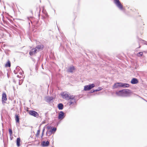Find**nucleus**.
<instances>
[{"instance_id":"21","label":"nucleus","mask_w":147,"mask_h":147,"mask_svg":"<svg viewBox=\"0 0 147 147\" xmlns=\"http://www.w3.org/2000/svg\"><path fill=\"white\" fill-rule=\"evenodd\" d=\"M20 138H18L17 140L16 144L17 146H20Z\"/></svg>"},{"instance_id":"6","label":"nucleus","mask_w":147,"mask_h":147,"mask_svg":"<svg viewBox=\"0 0 147 147\" xmlns=\"http://www.w3.org/2000/svg\"><path fill=\"white\" fill-rule=\"evenodd\" d=\"M7 96L5 93L3 92L2 94V102L5 103L6 101L7 100Z\"/></svg>"},{"instance_id":"7","label":"nucleus","mask_w":147,"mask_h":147,"mask_svg":"<svg viewBox=\"0 0 147 147\" xmlns=\"http://www.w3.org/2000/svg\"><path fill=\"white\" fill-rule=\"evenodd\" d=\"M43 48V46L42 45H38L37 46L35 49H36L37 52L40 51Z\"/></svg>"},{"instance_id":"2","label":"nucleus","mask_w":147,"mask_h":147,"mask_svg":"<svg viewBox=\"0 0 147 147\" xmlns=\"http://www.w3.org/2000/svg\"><path fill=\"white\" fill-rule=\"evenodd\" d=\"M69 100L68 102V104L70 106H73L76 103L75 99L74 98V96H70L69 98Z\"/></svg>"},{"instance_id":"8","label":"nucleus","mask_w":147,"mask_h":147,"mask_svg":"<svg viewBox=\"0 0 147 147\" xmlns=\"http://www.w3.org/2000/svg\"><path fill=\"white\" fill-rule=\"evenodd\" d=\"M37 52V51L36 49L35 48L32 49L30 51L29 53L30 55H32Z\"/></svg>"},{"instance_id":"14","label":"nucleus","mask_w":147,"mask_h":147,"mask_svg":"<svg viewBox=\"0 0 147 147\" xmlns=\"http://www.w3.org/2000/svg\"><path fill=\"white\" fill-rule=\"evenodd\" d=\"M21 68L18 67H16V69L14 71V73L15 74H18L20 71Z\"/></svg>"},{"instance_id":"18","label":"nucleus","mask_w":147,"mask_h":147,"mask_svg":"<svg viewBox=\"0 0 147 147\" xmlns=\"http://www.w3.org/2000/svg\"><path fill=\"white\" fill-rule=\"evenodd\" d=\"M18 73L20 74V76L17 75V77H18V78H21L22 77V76H23V75H22L23 72L21 69L20 70V71Z\"/></svg>"},{"instance_id":"4","label":"nucleus","mask_w":147,"mask_h":147,"mask_svg":"<svg viewBox=\"0 0 147 147\" xmlns=\"http://www.w3.org/2000/svg\"><path fill=\"white\" fill-rule=\"evenodd\" d=\"M114 2L119 8L121 9H123L122 6L119 0H114Z\"/></svg>"},{"instance_id":"20","label":"nucleus","mask_w":147,"mask_h":147,"mask_svg":"<svg viewBox=\"0 0 147 147\" xmlns=\"http://www.w3.org/2000/svg\"><path fill=\"white\" fill-rule=\"evenodd\" d=\"M15 120L16 122L19 123V116L17 115H15Z\"/></svg>"},{"instance_id":"17","label":"nucleus","mask_w":147,"mask_h":147,"mask_svg":"<svg viewBox=\"0 0 147 147\" xmlns=\"http://www.w3.org/2000/svg\"><path fill=\"white\" fill-rule=\"evenodd\" d=\"M53 99V98L52 97H48L46 98V101L48 102H51Z\"/></svg>"},{"instance_id":"24","label":"nucleus","mask_w":147,"mask_h":147,"mask_svg":"<svg viewBox=\"0 0 147 147\" xmlns=\"http://www.w3.org/2000/svg\"><path fill=\"white\" fill-rule=\"evenodd\" d=\"M88 85L90 90L92 88L94 87L95 86L94 84H93L89 85Z\"/></svg>"},{"instance_id":"5","label":"nucleus","mask_w":147,"mask_h":147,"mask_svg":"<svg viewBox=\"0 0 147 147\" xmlns=\"http://www.w3.org/2000/svg\"><path fill=\"white\" fill-rule=\"evenodd\" d=\"M29 114L32 116L37 117L39 116V114L38 113L34 111H29Z\"/></svg>"},{"instance_id":"19","label":"nucleus","mask_w":147,"mask_h":147,"mask_svg":"<svg viewBox=\"0 0 147 147\" xmlns=\"http://www.w3.org/2000/svg\"><path fill=\"white\" fill-rule=\"evenodd\" d=\"M58 108L59 110H62L63 108V105L61 103L59 104L58 105Z\"/></svg>"},{"instance_id":"23","label":"nucleus","mask_w":147,"mask_h":147,"mask_svg":"<svg viewBox=\"0 0 147 147\" xmlns=\"http://www.w3.org/2000/svg\"><path fill=\"white\" fill-rule=\"evenodd\" d=\"M11 66L10 62L9 61H8L7 63L5 64L6 67H10Z\"/></svg>"},{"instance_id":"15","label":"nucleus","mask_w":147,"mask_h":147,"mask_svg":"<svg viewBox=\"0 0 147 147\" xmlns=\"http://www.w3.org/2000/svg\"><path fill=\"white\" fill-rule=\"evenodd\" d=\"M121 87L123 88L128 87L129 85V84L121 83Z\"/></svg>"},{"instance_id":"12","label":"nucleus","mask_w":147,"mask_h":147,"mask_svg":"<svg viewBox=\"0 0 147 147\" xmlns=\"http://www.w3.org/2000/svg\"><path fill=\"white\" fill-rule=\"evenodd\" d=\"M49 142L48 141H43L42 142L41 144L43 146H48Z\"/></svg>"},{"instance_id":"10","label":"nucleus","mask_w":147,"mask_h":147,"mask_svg":"<svg viewBox=\"0 0 147 147\" xmlns=\"http://www.w3.org/2000/svg\"><path fill=\"white\" fill-rule=\"evenodd\" d=\"M64 113L62 111H60L59 113L58 118L59 119H62L64 117Z\"/></svg>"},{"instance_id":"29","label":"nucleus","mask_w":147,"mask_h":147,"mask_svg":"<svg viewBox=\"0 0 147 147\" xmlns=\"http://www.w3.org/2000/svg\"><path fill=\"white\" fill-rule=\"evenodd\" d=\"M44 130H45V129L44 128L43 130V132H42V136H43V132L44 131Z\"/></svg>"},{"instance_id":"27","label":"nucleus","mask_w":147,"mask_h":147,"mask_svg":"<svg viewBox=\"0 0 147 147\" xmlns=\"http://www.w3.org/2000/svg\"><path fill=\"white\" fill-rule=\"evenodd\" d=\"M40 132V130L39 129V130H38L37 133H36V136H38L39 135Z\"/></svg>"},{"instance_id":"1","label":"nucleus","mask_w":147,"mask_h":147,"mask_svg":"<svg viewBox=\"0 0 147 147\" xmlns=\"http://www.w3.org/2000/svg\"><path fill=\"white\" fill-rule=\"evenodd\" d=\"M131 93V91L127 89H124L115 92V94L117 96L122 97L129 96Z\"/></svg>"},{"instance_id":"13","label":"nucleus","mask_w":147,"mask_h":147,"mask_svg":"<svg viewBox=\"0 0 147 147\" xmlns=\"http://www.w3.org/2000/svg\"><path fill=\"white\" fill-rule=\"evenodd\" d=\"M121 83H117L114 84L113 88H117L121 87Z\"/></svg>"},{"instance_id":"3","label":"nucleus","mask_w":147,"mask_h":147,"mask_svg":"<svg viewBox=\"0 0 147 147\" xmlns=\"http://www.w3.org/2000/svg\"><path fill=\"white\" fill-rule=\"evenodd\" d=\"M61 95L63 98L67 100L69 99L70 96H71V95L69 96L68 93L67 92H64L62 93Z\"/></svg>"},{"instance_id":"26","label":"nucleus","mask_w":147,"mask_h":147,"mask_svg":"<svg viewBox=\"0 0 147 147\" xmlns=\"http://www.w3.org/2000/svg\"><path fill=\"white\" fill-rule=\"evenodd\" d=\"M143 54V53L142 52H140L138 53L137 54V55L138 57H140Z\"/></svg>"},{"instance_id":"28","label":"nucleus","mask_w":147,"mask_h":147,"mask_svg":"<svg viewBox=\"0 0 147 147\" xmlns=\"http://www.w3.org/2000/svg\"><path fill=\"white\" fill-rule=\"evenodd\" d=\"M9 134L10 136L11 135V134H12V131L11 129H9Z\"/></svg>"},{"instance_id":"11","label":"nucleus","mask_w":147,"mask_h":147,"mask_svg":"<svg viewBox=\"0 0 147 147\" xmlns=\"http://www.w3.org/2000/svg\"><path fill=\"white\" fill-rule=\"evenodd\" d=\"M138 82V80L136 78H133L131 81V83L132 84H136Z\"/></svg>"},{"instance_id":"25","label":"nucleus","mask_w":147,"mask_h":147,"mask_svg":"<svg viewBox=\"0 0 147 147\" xmlns=\"http://www.w3.org/2000/svg\"><path fill=\"white\" fill-rule=\"evenodd\" d=\"M102 89V88L100 87H99L96 90H94L92 92H96V91H99V90H101Z\"/></svg>"},{"instance_id":"22","label":"nucleus","mask_w":147,"mask_h":147,"mask_svg":"<svg viewBox=\"0 0 147 147\" xmlns=\"http://www.w3.org/2000/svg\"><path fill=\"white\" fill-rule=\"evenodd\" d=\"M88 85H86L84 86V90L85 91H87L90 90Z\"/></svg>"},{"instance_id":"9","label":"nucleus","mask_w":147,"mask_h":147,"mask_svg":"<svg viewBox=\"0 0 147 147\" xmlns=\"http://www.w3.org/2000/svg\"><path fill=\"white\" fill-rule=\"evenodd\" d=\"M56 130V128L53 127L51 129L50 131H48L47 132V134H49L50 135L53 133V132H55Z\"/></svg>"},{"instance_id":"16","label":"nucleus","mask_w":147,"mask_h":147,"mask_svg":"<svg viewBox=\"0 0 147 147\" xmlns=\"http://www.w3.org/2000/svg\"><path fill=\"white\" fill-rule=\"evenodd\" d=\"M75 70V68L73 66H71L70 67L68 70V71L70 72H74V71Z\"/></svg>"}]
</instances>
